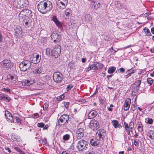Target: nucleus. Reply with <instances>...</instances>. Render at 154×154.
<instances>
[{
  "instance_id": "obj_1",
  "label": "nucleus",
  "mask_w": 154,
  "mask_h": 154,
  "mask_svg": "<svg viewBox=\"0 0 154 154\" xmlns=\"http://www.w3.org/2000/svg\"><path fill=\"white\" fill-rule=\"evenodd\" d=\"M38 11L42 14H45L50 11L53 8L51 2L48 0L41 2L39 3L37 6Z\"/></svg>"
},
{
  "instance_id": "obj_2",
  "label": "nucleus",
  "mask_w": 154,
  "mask_h": 154,
  "mask_svg": "<svg viewBox=\"0 0 154 154\" xmlns=\"http://www.w3.org/2000/svg\"><path fill=\"white\" fill-rule=\"evenodd\" d=\"M61 52V47L59 45H57L54 49L49 48L46 49V54L51 56L53 58H57L60 55Z\"/></svg>"
},
{
  "instance_id": "obj_3",
  "label": "nucleus",
  "mask_w": 154,
  "mask_h": 154,
  "mask_svg": "<svg viewBox=\"0 0 154 154\" xmlns=\"http://www.w3.org/2000/svg\"><path fill=\"white\" fill-rule=\"evenodd\" d=\"M29 4L27 0H15L13 5L14 7L20 8L26 7Z\"/></svg>"
},
{
  "instance_id": "obj_4",
  "label": "nucleus",
  "mask_w": 154,
  "mask_h": 154,
  "mask_svg": "<svg viewBox=\"0 0 154 154\" xmlns=\"http://www.w3.org/2000/svg\"><path fill=\"white\" fill-rule=\"evenodd\" d=\"M31 65L32 63L30 61L28 60H24L20 63L19 67L21 71L25 72L30 69Z\"/></svg>"
},
{
  "instance_id": "obj_5",
  "label": "nucleus",
  "mask_w": 154,
  "mask_h": 154,
  "mask_svg": "<svg viewBox=\"0 0 154 154\" xmlns=\"http://www.w3.org/2000/svg\"><path fill=\"white\" fill-rule=\"evenodd\" d=\"M69 119V117L67 114L63 115L60 117L57 125L60 127L64 126L66 127Z\"/></svg>"
},
{
  "instance_id": "obj_6",
  "label": "nucleus",
  "mask_w": 154,
  "mask_h": 154,
  "mask_svg": "<svg viewBox=\"0 0 154 154\" xmlns=\"http://www.w3.org/2000/svg\"><path fill=\"white\" fill-rule=\"evenodd\" d=\"M88 146V145L87 141L84 140L82 139L78 142L76 148L79 151H82L86 149Z\"/></svg>"
},
{
  "instance_id": "obj_7",
  "label": "nucleus",
  "mask_w": 154,
  "mask_h": 154,
  "mask_svg": "<svg viewBox=\"0 0 154 154\" xmlns=\"http://www.w3.org/2000/svg\"><path fill=\"white\" fill-rule=\"evenodd\" d=\"M0 65L3 68L7 69L11 68L12 66V65L10 60L5 59L0 63Z\"/></svg>"
},
{
  "instance_id": "obj_8",
  "label": "nucleus",
  "mask_w": 154,
  "mask_h": 154,
  "mask_svg": "<svg viewBox=\"0 0 154 154\" xmlns=\"http://www.w3.org/2000/svg\"><path fill=\"white\" fill-rule=\"evenodd\" d=\"M63 77L62 73L59 72H56L54 73L53 79L55 82L60 83L63 80Z\"/></svg>"
},
{
  "instance_id": "obj_9",
  "label": "nucleus",
  "mask_w": 154,
  "mask_h": 154,
  "mask_svg": "<svg viewBox=\"0 0 154 154\" xmlns=\"http://www.w3.org/2000/svg\"><path fill=\"white\" fill-rule=\"evenodd\" d=\"M105 131L103 129H100L97 131L96 134V137L97 140H102L105 135Z\"/></svg>"
},
{
  "instance_id": "obj_10",
  "label": "nucleus",
  "mask_w": 154,
  "mask_h": 154,
  "mask_svg": "<svg viewBox=\"0 0 154 154\" xmlns=\"http://www.w3.org/2000/svg\"><path fill=\"white\" fill-rule=\"evenodd\" d=\"M68 4V0H58L57 6L58 8L61 9H64Z\"/></svg>"
},
{
  "instance_id": "obj_11",
  "label": "nucleus",
  "mask_w": 154,
  "mask_h": 154,
  "mask_svg": "<svg viewBox=\"0 0 154 154\" xmlns=\"http://www.w3.org/2000/svg\"><path fill=\"white\" fill-rule=\"evenodd\" d=\"M82 21L86 22H89L92 20L91 15L88 12H85L82 18Z\"/></svg>"
},
{
  "instance_id": "obj_12",
  "label": "nucleus",
  "mask_w": 154,
  "mask_h": 154,
  "mask_svg": "<svg viewBox=\"0 0 154 154\" xmlns=\"http://www.w3.org/2000/svg\"><path fill=\"white\" fill-rule=\"evenodd\" d=\"M41 57L38 54H34L31 58L32 62L34 64L38 63L40 60Z\"/></svg>"
},
{
  "instance_id": "obj_13",
  "label": "nucleus",
  "mask_w": 154,
  "mask_h": 154,
  "mask_svg": "<svg viewBox=\"0 0 154 154\" xmlns=\"http://www.w3.org/2000/svg\"><path fill=\"white\" fill-rule=\"evenodd\" d=\"M99 123L95 119L91 120L89 124V127L91 129L94 130L95 129H97L99 127Z\"/></svg>"
},
{
  "instance_id": "obj_14",
  "label": "nucleus",
  "mask_w": 154,
  "mask_h": 154,
  "mask_svg": "<svg viewBox=\"0 0 154 154\" xmlns=\"http://www.w3.org/2000/svg\"><path fill=\"white\" fill-rule=\"evenodd\" d=\"M5 116L6 119L9 123H12L14 122V119L9 112L7 110L5 111Z\"/></svg>"
},
{
  "instance_id": "obj_15",
  "label": "nucleus",
  "mask_w": 154,
  "mask_h": 154,
  "mask_svg": "<svg viewBox=\"0 0 154 154\" xmlns=\"http://www.w3.org/2000/svg\"><path fill=\"white\" fill-rule=\"evenodd\" d=\"M84 129L83 128H79L76 132V137L79 139L83 137L84 134Z\"/></svg>"
},
{
  "instance_id": "obj_16",
  "label": "nucleus",
  "mask_w": 154,
  "mask_h": 154,
  "mask_svg": "<svg viewBox=\"0 0 154 154\" xmlns=\"http://www.w3.org/2000/svg\"><path fill=\"white\" fill-rule=\"evenodd\" d=\"M131 102V100L129 98H127L126 99L124 105V110L125 111H127L129 109Z\"/></svg>"
},
{
  "instance_id": "obj_17",
  "label": "nucleus",
  "mask_w": 154,
  "mask_h": 154,
  "mask_svg": "<svg viewBox=\"0 0 154 154\" xmlns=\"http://www.w3.org/2000/svg\"><path fill=\"white\" fill-rule=\"evenodd\" d=\"M92 65L94 68V70H100L101 69H102L103 66V64L97 62H95Z\"/></svg>"
},
{
  "instance_id": "obj_18",
  "label": "nucleus",
  "mask_w": 154,
  "mask_h": 154,
  "mask_svg": "<svg viewBox=\"0 0 154 154\" xmlns=\"http://www.w3.org/2000/svg\"><path fill=\"white\" fill-rule=\"evenodd\" d=\"M52 39L54 42H58L60 39V36L59 34L56 32H53L51 35Z\"/></svg>"
},
{
  "instance_id": "obj_19",
  "label": "nucleus",
  "mask_w": 154,
  "mask_h": 154,
  "mask_svg": "<svg viewBox=\"0 0 154 154\" xmlns=\"http://www.w3.org/2000/svg\"><path fill=\"white\" fill-rule=\"evenodd\" d=\"M97 114V112L95 110H92L88 114V118L92 119L95 118Z\"/></svg>"
},
{
  "instance_id": "obj_20",
  "label": "nucleus",
  "mask_w": 154,
  "mask_h": 154,
  "mask_svg": "<svg viewBox=\"0 0 154 154\" xmlns=\"http://www.w3.org/2000/svg\"><path fill=\"white\" fill-rule=\"evenodd\" d=\"M21 14L26 15V16H29L31 17L32 16V14L31 11L30 10L28 9H25L22 11L20 12V15H21Z\"/></svg>"
},
{
  "instance_id": "obj_21",
  "label": "nucleus",
  "mask_w": 154,
  "mask_h": 154,
  "mask_svg": "<svg viewBox=\"0 0 154 154\" xmlns=\"http://www.w3.org/2000/svg\"><path fill=\"white\" fill-rule=\"evenodd\" d=\"M100 140H97V138L96 139H92L90 140V144L93 146H96L98 145Z\"/></svg>"
},
{
  "instance_id": "obj_22",
  "label": "nucleus",
  "mask_w": 154,
  "mask_h": 154,
  "mask_svg": "<svg viewBox=\"0 0 154 154\" xmlns=\"http://www.w3.org/2000/svg\"><path fill=\"white\" fill-rule=\"evenodd\" d=\"M135 71L133 69H131L129 70H128L126 72V73L127 75L124 76V78L125 79H127L131 75L134 73Z\"/></svg>"
},
{
  "instance_id": "obj_23",
  "label": "nucleus",
  "mask_w": 154,
  "mask_h": 154,
  "mask_svg": "<svg viewBox=\"0 0 154 154\" xmlns=\"http://www.w3.org/2000/svg\"><path fill=\"white\" fill-rule=\"evenodd\" d=\"M112 123L115 128H122V126L119 123L117 120H113L112 121Z\"/></svg>"
},
{
  "instance_id": "obj_24",
  "label": "nucleus",
  "mask_w": 154,
  "mask_h": 154,
  "mask_svg": "<svg viewBox=\"0 0 154 154\" xmlns=\"http://www.w3.org/2000/svg\"><path fill=\"white\" fill-rule=\"evenodd\" d=\"M52 20L57 26L60 27L61 26L60 22L58 20L56 16H54L53 17Z\"/></svg>"
},
{
  "instance_id": "obj_25",
  "label": "nucleus",
  "mask_w": 154,
  "mask_h": 154,
  "mask_svg": "<svg viewBox=\"0 0 154 154\" xmlns=\"http://www.w3.org/2000/svg\"><path fill=\"white\" fill-rule=\"evenodd\" d=\"M15 32L16 35H18L19 34H21L22 33V29L20 26H17L15 29Z\"/></svg>"
},
{
  "instance_id": "obj_26",
  "label": "nucleus",
  "mask_w": 154,
  "mask_h": 154,
  "mask_svg": "<svg viewBox=\"0 0 154 154\" xmlns=\"http://www.w3.org/2000/svg\"><path fill=\"white\" fill-rule=\"evenodd\" d=\"M11 139L12 140L15 141L20 142L21 141L20 137L14 134H12L11 135Z\"/></svg>"
},
{
  "instance_id": "obj_27",
  "label": "nucleus",
  "mask_w": 154,
  "mask_h": 154,
  "mask_svg": "<svg viewBox=\"0 0 154 154\" xmlns=\"http://www.w3.org/2000/svg\"><path fill=\"white\" fill-rule=\"evenodd\" d=\"M141 81L140 80H137L135 82L134 85V87H136L137 90L139 89V87L140 86Z\"/></svg>"
},
{
  "instance_id": "obj_28",
  "label": "nucleus",
  "mask_w": 154,
  "mask_h": 154,
  "mask_svg": "<svg viewBox=\"0 0 154 154\" xmlns=\"http://www.w3.org/2000/svg\"><path fill=\"white\" fill-rule=\"evenodd\" d=\"M137 125L138 131L140 132H142L143 131V125L141 122L139 121L137 122Z\"/></svg>"
},
{
  "instance_id": "obj_29",
  "label": "nucleus",
  "mask_w": 154,
  "mask_h": 154,
  "mask_svg": "<svg viewBox=\"0 0 154 154\" xmlns=\"http://www.w3.org/2000/svg\"><path fill=\"white\" fill-rule=\"evenodd\" d=\"M19 116L17 114H14V116L16 119V122L18 123H22V121L20 119Z\"/></svg>"
},
{
  "instance_id": "obj_30",
  "label": "nucleus",
  "mask_w": 154,
  "mask_h": 154,
  "mask_svg": "<svg viewBox=\"0 0 154 154\" xmlns=\"http://www.w3.org/2000/svg\"><path fill=\"white\" fill-rule=\"evenodd\" d=\"M116 7L119 9H121L123 6V5L121 3L117 1L115 2Z\"/></svg>"
},
{
  "instance_id": "obj_31",
  "label": "nucleus",
  "mask_w": 154,
  "mask_h": 154,
  "mask_svg": "<svg viewBox=\"0 0 154 154\" xmlns=\"http://www.w3.org/2000/svg\"><path fill=\"white\" fill-rule=\"evenodd\" d=\"M65 14L67 17H69L71 15L72 11L69 8L66 9L65 11Z\"/></svg>"
},
{
  "instance_id": "obj_32",
  "label": "nucleus",
  "mask_w": 154,
  "mask_h": 154,
  "mask_svg": "<svg viewBox=\"0 0 154 154\" xmlns=\"http://www.w3.org/2000/svg\"><path fill=\"white\" fill-rule=\"evenodd\" d=\"M33 72L37 75L39 74L41 72V69L38 67L36 68L33 69Z\"/></svg>"
},
{
  "instance_id": "obj_33",
  "label": "nucleus",
  "mask_w": 154,
  "mask_h": 154,
  "mask_svg": "<svg viewBox=\"0 0 154 154\" xmlns=\"http://www.w3.org/2000/svg\"><path fill=\"white\" fill-rule=\"evenodd\" d=\"M116 70V68L114 67H111L108 69V72L109 74L113 73Z\"/></svg>"
},
{
  "instance_id": "obj_34",
  "label": "nucleus",
  "mask_w": 154,
  "mask_h": 154,
  "mask_svg": "<svg viewBox=\"0 0 154 154\" xmlns=\"http://www.w3.org/2000/svg\"><path fill=\"white\" fill-rule=\"evenodd\" d=\"M20 12L19 14V20H23V21L25 20L26 18V15H23V14H21V15H20Z\"/></svg>"
},
{
  "instance_id": "obj_35",
  "label": "nucleus",
  "mask_w": 154,
  "mask_h": 154,
  "mask_svg": "<svg viewBox=\"0 0 154 154\" xmlns=\"http://www.w3.org/2000/svg\"><path fill=\"white\" fill-rule=\"evenodd\" d=\"M145 122L148 124H152L153 123V121L151 118H147L145 119Z\"/></svg>"
},
{
  "instance_id": "obj_36",
  "label": "nucleus",
  "mask_w": 154,
  "mask_h": 154,
  "mask_svg": "<svg viewBox=\"0 0 154 154\" xmlns=\"http://www.w3.org/2000/svg\"><path fill=\"white\" fill-rule=\"evenodd\" d=\"M3 99V100H5L8 102H9L11 99L7 95L4 94Z\"/></svg>"
},
{
  "instance_id": "obj_37",
  "label": "nucleus",
  "mask_w": 154,
  "mask_h": 154,
  "mask_svg": "<svg viewBox=\"0 0 154 154\" xmlns=\"http://www.w3.org/2000/svg\"><path fill=\"white\" fill-rule=\"evenodd\" d=\"M24 83L25 84L24 85H29L33 83V82L27 80L25 81Z\"/></svg>"
},
{
  "instance_id": "obj_38",
  "label": "nucleus",
  "mask_w": 154,
  "mask_h": 154,
  "mask_svg": "<svg viewBox=\"0 0 154 154\" xmlns=\"http://www.w3.org/2000/svg\"><path fill=\"white\" fill-rule=\"evenodd\" d=\"M14 149L17 151L19 152L20 154H24V152H23L18 147H14Z\"/></svg>"
},
{
  "instance_id": "obj_39",
  "label": "nucleus",
  "mask_w": 154,
  "mask_h": 154,
  "mask_svg": "<svg viewBox=\"0 0 154 154\" xmlns=\"http://www.w3.org/2000/svg\"><path fill=\"white\" fill-rule=\"evenodd\" d=\"M70 138V135L68 134H66L63 136V139L65 140H67Z\"/></svg>"
},
{
  "instance_id": "obj_40",
  "label": "nucleus",
  "mask_w": 154,
  "mask_h": 154,
  "mask_svg": "<svg viewBox=\"0 0 154 154\" xmlns=\"http://www.w3.org/2000/svg\"><path fill=\"white\" fill-rule=\"evenodd\" d=\"M30 19L28 18V19L27 20H25L23 21V24H24V23H25L26 25H28L29 24H30Z\"/></svg>"
},
{
  "instance_id": "obj_41",
  "label": "nucleus",
  "mask_w": 154,
  "mask_h": 154,
  "mask_svg": "<svg viewBox=\"0 0 154 154\" xmlns=\"http://www.w3.org/2000/svg\"><path fill=\"white\" fill-rule=\"evenodd\" d=\"M145 34L147 36H150L151 34L150 32V30L149 29H146L145 28Z\"/></svg>"
},
{
  "instance_id": "obj_42",
  "label": "nucleus",
  "mask_w": 154,
  "mask_h": 154,
  "mask_svg": "<svg viewBox=\"0 0 154 154\" xmlns=\"http://www.w3.org/2000/svg\"><path fill=\"white\" fill-rule=\"evenodd\" d=\"M147 82L150 85L153 82L152 79L150 78H147Z\"/></svg>"
},
{
  "instance_id": "obj_43",
  "label": "nucleus",
  "mask_w": 154,
  "mask_h": 154,
  "mask_svg": "<svg viewBox=\"0 0 154 154\" xmlns=\"http://www.w3.org/2000/svg\"><path fill=\"white\" fill-rule=\"evenodd\" d=\"M129 126L130 129H132L134 128V124L133 122L131 121L129 123Z\"/></svg>"
},
{
  "instance_id": "obj_44",
  "label": "nucleus",
  "mask_w": 154,
  "mask_h": 154,
  "mask_svg": "<svg viewBox=\"0 0 154 154\" xmlns=\"http://www.w3.org/2000/svg\"><path fill=\"white\" fill-rule=\"evenodd\" d=\"M94 67L92 65H90L87 68L86 71L87 72L89 71L91 69H92L94 70Z\"/></svg>"
},
{
  "instance_id": "obj_45",
  "label": "nucleus",
  "mask_w": 154,
  "mask_h": 154,
  "mask_svg": "<svg viewBox=\"0 0 154 154\" xmlns=\"http://www.w3.org/2000/svg\"><path fill=\"white\" fill-rule=\"evenodd\" d=\"M93 8L94 9H97L98 8H101V6L100 3H98V4H97V6H96V5H94Z\"/></svg>"
},
{
  "instance_id": "obj_46",
  "label": "nucleus",
  "mask_w": 154,
  "mask_h": 154,
  "mask_svg": "<svg viewBox=\"0 0 154 154\" xmlns=\"http://www.w3.org/2000/svg\"><path fill=\"white\" fill-rule=\"evenodd\" d=\"M9 79L11 80L12 81H14L16 80V78L14 77V76L13 75H9Z\"/></svg>"
},
{
  "instance_id": "obj_47",
  "label": "nucleus",
  "mask_w": 154,
  "mask_h": 154,
  "mask_svg": "<svg viewBox=\"0 0 154 154\" xmlns=\"http://www.w3.org/2000/svg\"><path fill=\"white\" fill-rule=\"evenodd\" d=\"M73 87V86L72 84L69 85L68 86H67L66 88V90L68 91L70 90L72 87Z\"/></svg>"
},
{
  "instance_id": "obj_48",
  "label": "nucleus",
  "mask_w": 154,
  "mask_h": 154,
  "mask_svg": "<svg viewBox=\"0 0 154 154\" xmlns=\"http://www.w3.org/2000/svg\"><path fill=\"white\" fill-rule=\"evenodd\" d=\"M37 126L39 127L42 128L45 126V124L43 123H39L37 124Z\"/></svg>"
},
{
  "instance_id": "obj_49",
  "label": "nucleus",
  "mask_w": 154,
  "mask_h": 154,
  "mask_svg": "<svg viewBox=\"0 0 154 154\" xmlns=\"http://www.w3.org/2000/svg\"><path fill=\"white\" fill-rule=\"evenodd\" d=\"M48 106L47 104H45L43 107V110L44 111H47L48 110Z\"/></svg>"
},
{
  "instance_id": "obj_50",
  "label": "nucleus",
  "mask_w": 154,
  "mask_h": 154,
  "mask_svg": "<svg viewBox=\"0 0 154 154\" xmlns=\"http://www.w3.org/2000/svg\"><path fill=\"white\" fill-rule=\"evenodd\" d=\"M91 2L90 3L91 5V6L93 8H94V5H95V1L94 0H91Z\"/></svg>"
},
{
  "instance_id": "obj_51",
  "label": "nucleus",
  "mask_w": 154,
  "mask_h": 154,
  "mask_svg": "<svg viewBox=\"0 0 154 154\" xmlns=\"http://www.w3.org/2000/svg\"><path fill=\"white\" fill-rule=\"evenodd\" d=\"M3 89V91L5 92H8L9 93H11V90L9 89L4 88Z\"/></svg>"
},
{
  "instance_id": "obj_52",
  "label": "nucleus",
  "mask_w": 154,
  "mask_h": 154,
  "mask_svg": "<svg viewBox=\"0 0 154 154\" xmlns=\"http://www.w3.org/2000/svg\"><path fill=\"white\" fill-rule=\"evenodd\" d=\"M95 152L93 150H89L86 152V154H95Z\"/></svg>"
},
{
  "instance_id": "obj_53",
  "label": "nucleus",
  "mask_w": 154,
  "mask_h": 154,
  "mask_svg": "<svg viewBox=\"0 0 154 154\" xmlns=\"http://www.w3.org/2000/svg\"><path fill=\"white\" fill-rule=\"evenodd\" d=\"M5 148L6 150H7L8 152L9 153H10L11 152V151L9 147L5 146Z\"/></svg>"
},
{
  "instance_id": "obj_54",
  "label": "nucleus",
  "mask_w": 154,
  "mask_h": 154,
  "mask_svg": "<svg viewBox=\"0 0 154 154\" xmlns=\"http://www.w3.org/2000/svg\"><path fill=\"white\" fill-rule=\"evenodd\" d=\"M131 109L133 110V111H134L136 109V106L135 105V104H133V105H132L131 108Z\"/></svg>"
},
{
  "instance_id": "obj_55",
  "label": "nucleus",
  "mask_w": 154,
  "mask_h": 154,
  "mask_svg": "<svg viewBox=\"0 0 154 154\" xmlns=\"http://www.w3.org/2000/svg\"><path fill=\"white\" fill-rule=\"evenodd\" d=\"M119 71L120 72H125V70L124 68H121L119 69Z\"/></svg>"
},
{
  "instance_id": "obj_56",
  "label": "nucleus",
  "mask_w": 154,
  "mask_h": 154,
  "mask_svg": "<svg viewBox=\"0 0 154 154\" xmlns=\"http://www.w3.org/2000/svg\"><path fill=\"white\" fill-rule=\"evenodd\" d=\"M134 145L136 146H138L139 145L138 142L136 140H134Z\"/></svg>"
},
{
  "instance_id": "obj_57",
  "label": "nucleus",
  "mask_w": 154,
  "mask_h": 154,
  "mask_svg": "<svg viewBox=\"0 0 154 154\" xmlns=\"http://www.w3.org/2000/svg\"><path fill=\"white\" fill-rule=\"evenodd\" d=\"M124 125L125 128L129 127L128 124L126 123V122H124Z\"/></svg>"
},
{
  "instance_id": "obj_58",
  "label": "nucleus",
  "mask_w": 154,
  "mask_h": 154,
  "mask_svg": "<svg viewBox=\"0 0 154 154\" xmlns=\"http://www.w3.org/2000/svg\"><path fill=\"white\" fill-rule=\"evenodd\" d=\"M3 39V37L2 36V34L0 32V42H1Z\"/></svg>"
},
{
  "instance_id": "obj_59",
  "label": "nucleus",
  "mask_w": 154,
  "mask_h": 154,
  "mask_svg": "<svg viewBox=\"0 0 154 154\" xmlns=\"http://www.w3.org/2000/svg\"><path fill=\"white\" fill-rule=\"evenodd\" d=\"M48 127V125H46L45 126H44V127H43V130H45L47 129V128Z\"/></svg>"
},
{
  "instance_id": "obj_60",
  "label": "nucleus",
  "mask_w": 154,
  "mask_h": 154,
  "mask_svg": "<svg viewBox=\"0 0 154 154\" xmlns=\"http://www.w3.org/2000/svg\"><path fill=\"white\" fill-rule=\"evenodd\" d=\"M3 95L4 94H0V100H3Z\"/></svg>"
},
{
  "instance_id": "obj_61",
  "label": "nucleus",
  "mask_w": 154,
  "mask_h": 154,
  "mask_svg": "<svg viewBox=\"0 0 154 154\" xmlns=\"http://www.w3.org/2000/svg\"><path fill=\"white\" fill-rule=\"evenodd\" d=\"M47 143V141L46 140H42V143L43 145L46 144Z\"/></svg>"
},
{
  "instance_id": "obj_62",
  "label": "nucleus",
  "mask_w": 154,
  "mask_h": 154,
  "mask_svg": "<svg viewBox=\"0 0 154 154\" xmlns=\"http://www.w3.org/2000/svg\"><path fill=\"white\" fill-rule=\"evenodd\" d=\"M151 32L152 34H154V27H152L151 29Z\"/></svg>"
},
{
  "instance_id": "obj_63",
  "label": "nucleus",
  "mask_w": 154,
  "mask_h": 154,
  "mask_svg": "<svg viewBox=\"0 0 154 154\" xmlns=\"http://www.w3.org/2000/svg\"><path fill=\"white\" fill-rule=\"evenodd\" d=\"M125 128V129L126 130V132L130 131V128L129 127L127 128Z\"/></svg>"
},
{
  "instance_id": "obj_64",
  "label": "nucleus",
  "mask_w": 154,
  "mask_h": 154,
  "mask_svg": "<svg viewBox=\"0 0 154 154\" xmlns=\"http://www.w3.org/2000/svg\"><path fill=\"white\" fill-rule=\"evenodd\" d=\"M150 51L152 53H154V47L152 48L150 50Z\"/></svg>"
}]
</instances>
